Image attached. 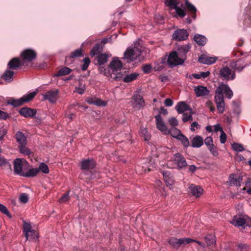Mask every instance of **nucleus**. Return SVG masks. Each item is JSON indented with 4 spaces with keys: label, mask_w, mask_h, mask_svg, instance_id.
Masks as SVG:
<instances>
[{
    "label": "nucleus",
    "mask_w": 251,
    "mask_h": 251,
    "mask_svg": "<svg viewBox=\"0 0 251 251\" xmlns=\"http://www.w3.org/2000/svg\"><path fill=\"white\" fill-rule=\"evenodd\" d=\"M32 230V229L31 226L29 224H28V223H26V222L24 223L23 231L25 233V234L28 235L29 232H30Z\"/></svg>",
    "instance_id": "a18cd8bd"
},
{
    "label": "nucleus",
    "mask_w": 251,
    "mask_h": 251,
    "mask_svg": "<svg viewBox=\"0 0 251 251\" xmlns=\"http://www.w3.org/2000/svg\"><path fill=\"white\" fill-rule=\"evenodd\" d=\"M213 142V139L210 136L207 137L204 140V144L207 148L209 147L210 146L213 147V145H214Z\"/></svg>",
    "instance_id": "864d4df0"
},
{
    "label": "nucleus",
    "mask_w": 251,
    "mask_h": 251,
    "mask_svg": "<svg viewBox=\"0 0 251 251\" xmlns=\"http://www.w3.org/2000/svg\"><path fill=\"white\" fill-rule=\"evenodd\" d=\"M26 237V240H28V238L32 240H35L38 238V233L34 230L32 229L31 231L29 232L28 235L25 234Z\"/></svg>",
    "instance_id": "58836bf2"
},
{
    "label": "nucleus",
    "mask_w": 251,
    "mask_h": 251,
    "mask_svg": "<svg viewBox=\"0 0 251 251\" xmlns=\"http://www.w3.org/2000/svg\"><path fill=\"white\" fill-rule=\"evenodd\" d=\"M134 45V47L127 49L124 53V58L127 59L130 61H133L140 55L141 50L139 48V43L136 42Z\"/></svg>",
    "instance_id": "20e7f679"
},
{
    "label": "nucleus",
    "mask_w": 251,
    "mask_h": 251,
    "mask_svg": "<svg viewBox=\"0 0 251 251\" xmlns=\"http://www.w3.org/2000/svg\"><path fill=\"white\" fill-rule=\"evenodd\" d=\"M94 105L97 106H105L106 105V102L101 99L96 98Z\"/></svg>",
    "instance_id": "13d9d810"
},
{
    "label": "nucleus",
    "mask_w": 251,
    "mask_h": 251,
    "mask_svg": "<svg viewBox=\"0 0 251 251\" xmlns=\"http://www.w3.org/2000/svg\"><path fill=\"white\" fill-rule=\"evenodd\" d=\"M176 109L179 114L185 113L184 112L187 111H190V113L193 114L192 109L184 101L178 102L176 106Z\"/></svg>",
    "instance_id": "4468645a"
},
{
    "label": "nucleus",
    "mask_w": 251,
    "mask_h": 251,
    "mask_svg": "<svg viewBox=\"0 0 251 251\" xmlns=\"http://www.w3.org/2000/svg\"><path fill=\"white\" fill-rule=\"evenodd\" d=\"M20 151L23 154L29 155L31 153L30 151L26 147V145H21L19 146Z\"/></svg>",
    "instance_id": "79ce46f5"
},
{
    "label": "nucleus",
    "mask_w": 251,
    "mask_h": 251,
    "mask_svg": "<svg viewBox=\"0 0 251 251\" xmlns=\"http://www.w3.org/2000/svg\"><path fill=\"white\" fill-rule=\"evenodd\" d=\"M83 62H84V63L81 67V69L82 71H85L88 68V67L90 64V60L89 58L85 57L83 59Z\"/></svg>",
    "instance_id": "8fccbe9b"
},
{
    "label": "nucleus",
    "mask_w": 251,
    "mask_h": 251,
    "mask_svg": "<svg viewBox=\"0 0 251 251\" xmlns=\"http://www.w3.org/2000/svg\"><path fill=\"white\" fill-rule=\"evenodd\" d=\"M122 67L121 61L118 58H114L109 65V72L104 73V74L116 80H120L123 78V81L126 83L130 82L137 78L139 74L137 73L128 74L124 77L126 72L123 73L122 71Z\"/></svg>",
    "instance_id": "f257e3e1"
},
{
    "label": "nucleus",
    "mask_w": 251,
    "mask_h": 251,
    "mask_svg": "<svg viewBox=\"0 0 251 251\" xmlns=\"http://www.w3.org/2000/svg\"><path fill=\"white\" fill-rule=\"evenodd\" d=\"M100 50V45L99 44H97L95 46V47L92 49L90 54L92 56H94L95 55L97 54L99 52Z\"/></svg>",
    "instance_id": "5fc2aeb1"
},
{
    "label": "nucleus",
    "mask_w": 251,
    "mask_h": 251,
    "mask_svg": "<svg viewBox=\"0 0 251 251\" xmlns=\"http://www.w3.org/2000/svg\"><path fill=\"white\" fill-rule=\"evenodd\" d=\"M28 195L26 193H22L19 197L20 201L23 203H26L28 201Z\"/></svg>",
    "instance_id": "de8ad7c7"
},
{
    "label": "nucleus",
    "mask_w": 251,
    "mask_h": 251,
    "mask_svg": "<svg viewBox=\"0 0 251 251\" xmlns=\"http://www.w3.org/2000/svg\"><path fill=\"white\" fill-rule=\"evenodd\" d=\"M95 167V162L93 160L87 159L81 162V169L82 170L93 169Z\"/></svg>",
    "instance_id": "b1692460"
},
{
    "label": "nucleus",
    "mask_w": 251,
    "mask_h": 251,
    "mask_svg": "<svg viewBox=\"0 0 251 251\" xmlns=\"http://www.w3.org/2000/svg\"><path fill=\"white\" fill-rule=\"evenodd\" d=\"M205 241L207 246H210L215 243L214 237L211 235H208L205 237Z\"/></svg>",
    "instance_id": "37998d69"
},
{
    "label": "nucleus",
    "mask_w": 251,
    "mask_h": 251,
    "mask_svg": "<svg viewBox=\"0 0 251 251\" xmlns=\"http://www.w3.org/2000/svg\"><path fill=\"white\" fill-rule=\"evenodd\" d=\"M133 100L136 103L135 105L133 106L134 108L139 109L145 105V102L143 97L140 95H136L133 96Z\"/></svg>",
    "instance_id": "4be33fe9"
},
{
    "label": "nucleus",
    "mask_w": 251,
    "mask_h": 251,
    "mask_svg": "<svg viewBox=\"0 0 251 251\" xmlns=\"http://www.w3.org/2000/svg\"><path fill=\"white\" fill-rule=\"evenodd\" d=\"M156 126L157 128L161 131L164 134H166L168 132V127L165 124L160 114L155 116Z\"/></svg>",
    "instance_id": "ddd939ff"
},
{
    "label": "nucleus",
    "mask_w": 251,
    "mask_h": 251,
    "mask_svg": "<svg viewBox=\"0 0 251 251\" xmlns=\"http://www.w3.org/2000/svg\"><path fill=\"white\" fill-rule=\"evenodd\" d=\"M214 100L218 113H223L225 109V103L223 95H219V94H217L216 92H215Z\"/></svg>",
    "instance_id": "1a4fd4ad"
},
{
    "label": "nucleus",
    "mask_w": 251,
    "mask_h": 251,
    "mask_svg": "<svg viewBox=\"0 0 251 251\" xmlns=\"http://www.w3.org/2000/svg\"><path fill=\"white\" fill-rule=\"evenodd\" d=\"M0 211L3 214L9 216V212L7 208L3 204L0 203Z\"/></svg>",
    "instance_id": "0e129e2a"
},
{
    "label": "nucleus",
    "mask_w": 251,
    "mask_h": 251,
    "mask_svg": "<svg viewBox=\"0 0 251 251\" xmlns=\"http://www.w3.org/2000/svg\"><path fill=\"white\" fill-rule=\"evenodd\" d=\"M82 51L83 50L81 49L76 50L71 53L70 57L71 58H75L82 56L83 55Z\"/></svg>",
    "instance_id": "c03bdc74"
},
{
    "label": "nucleus",
    "mask_w": 251,
    "mask_h": 251,
    "mask_svg": "<svg viewBox=\"0 0 251 251\" xmlns=\"http://www.w3.org/2000/svg\"><path fill=\"white\" fill-rule=\"evenodd\" d=\"M192 114L190 113V111H189V114H187V113H183V117H182V121L184 123H186L189 121H191L193 120V118L192 116Z\"/></svg>",
    "instance_id": "3c124183"
},
{
    "label": "nucleus",
    "mask_w": 251,
    "mask_h": 251,
    "mask_svg": "<svg viewBox=\"0 0 251 251\" xmlns=\"http://www.w3.org/2000/svg\"><path fill=\"white\" fill-rule=\"evenodd\" d=\"M191 240V239L190 238L177 239L172 237L169 240L168 243L174 248L178 249L181 245L188 244L190 243Z\"/></svg>",
    "instance_id": "0eeeda50"
},
{
    "label": "nucleus",
    "mask_w": 251,
    "mask_h": 251,
    "mask_svg": "<svg viewBox=\"0 0 251 251\" xmlns=\"http://www.w3.org/2000/svg\"><path fill=\"white\" fill-rule=\"evenodd\" d=\"M217 59L216 57H209L205 55H201L199 57L198 61L200 63L210 65L213 64Z\"/></svg>",
    "instance_id": "f3484780"
},
{
    "label": "nucleus",
    "mask_w": 251,
    "mask_h": 251,
    "mask_svg": "<svg viewBox=\"0 0 251 251\" xmlns=\"http://www.w3.org/2000/svg\"><path fill=\"white\" fill-rule=\"evenodd\" d=\"M21 56L24 61L30 62L36 58V53L32 50L26 49L21 53Z\"/></svg>",
    "instance_id": "f8f14e48"
},
{
    "label": "nucleus",
    "mask_w": 251,
    "mask_h": 251,
    "mask_svg": "<svg viewBox=\"0 0 251 251\" xmlns=\"http://www.w3.org/2000/svg\"><path fill=\"white\" fill-rule=\"evenodd\" d=\"M220 142L222 144H224L226 140V133L224 132L223 130H222V132L221 133V135L220 137Z\"/></svg>",
    "instance_id": "69168bd1"
},
{
    "label": "nucleus",
    "mask_w": 251,
    "mask_h": 251,
    "mask_svg": "<svg viewBox=\"0 0 251 251\" xmlns=\"http://www.w3.org/2000/svg\"><path fill=\"white\" fill-rule=\"evenodd\" d=\"M249 247L246 245L240 244L238 245V251H246L248 249Z\"/></svg>",
    "instance_id": "338daca9"
},
{
    "label": "nucleus",
    "mask_w": 251,
    "mask_h": 251,
    "mask_svg": "<svg viewBox=\"0 0 251 251\" xmlns=\"http://www.w3.org/2000/svg\"><path fill=\"white\" fill-rule=\"evenodd\" d=\"M151 69L152 67L150 64H147L143 66V71L146 74L149 73L151 71Z\"/></svg>",
    "instance_id": "052dcab7"
},
{
    "label": "nucleus",
    "mask_w": 251,
    "mask_h": 251,
    "mask_svg": "<svg viewBox=\"0 0 251 251\" xmlns=\"http://www.w3.org/2000/svg\"><path fill=\"white\" fill-rule=\"evenodd\" d=\"M230 223L236 226H241L245 225L246 220L242 217L235 216Z\"/></svg>",
    "instance_id": "bb28decb"
},
{
    "label": "nucleus",
    "mask_w": 251,
    "mask_h": 251,
    "mask_svg": "<svg viewBox=\"0 0 251 251\" xmlns=\"http://www.w3.org/2000/svg\"><path fill=\"white\" fill-rule=\"evenodd\" d=\"M162 175L163 176L164 180L166 183L167 186L172 188V187L173 186L175 183V180L173 175H171V173L168 171L163 172Z\"/></svg>",
    "instance_id": "2eb2a0df"
},
{
    "label": "nucleus",
    "mask_w": 251,
    "mask_h": 251,
    "mask_svg": "<svg viewBox=\"0 0 251 251\" xmlns=\"http://www.w3.org/2000/svg\"><path fill=\"white\" fill-rule=\"evenodd\" d=\"M204 143L203 138L200 135L195 136L191 141V146L193 148H200Z\"/></svg>",
    "instance_id": "5701e85b"
},
{
    "label": "nucleus",
    "mask_w": 251,
    "mask_h": 251,
    "mask_svg": "<svg viewBox=\"0 0 251 251\" xmlns=\"http://www.w3.org/2000/svg\"><path fill=\"white\" fill-rule=\"evenodd\" d=\"M39 172L41 171L44 174H48L50 172L48 165L45 163H41L39 164Z\"/></svg>",
    "instance_id": "ea45409f"
},
{
    "label": "nucleus",
    "mask_w": 251,
    "mask_h": 251,
    "mask_svg": "<svg viewBox=\"0 0 251 251\" xmlns=\"http://www.w3.org/2000/svg\"><path fill=\"white\" fill-rule=\"evenodd\" d=\"M175 9L176 10V13H177V14L178 15H179L180 17L183 18L185 16L186 13H185V11H184V10L182 9L181 8H180L177 6H176Z\"/></svg>",
    "instance_id": "6e6d98bb"
},
{
    "label": "nucleus",
    "mask_w": 251,
    "mask_h": 251,
    "mask_svg": "<svg viewBox=\"0 0 251 251\" xmlns=\"http://www.w3.org/2000/svg\"><path fill=\"white\" fill-rule=\"evenodd\" d=\"M169 124L173 127H175L178 125V121L176 118L172 117L168 120Z\"/></svg>",
    "instance_id": "bf43d9fd"
},
{
    "label": "nucleus",
    "mask_w": 251,
    "mask_h": 251,
    "mask_svg": "<svg viewBox=\"0 0 251 251\" xmlns=\"http://www.w3.org/2000/svg\"><path fill=\"white\" fill-rule=\"evenodd\" d=\"M59 91L58 89L49 90L43 94L44 100H48L51 103L55 102L58 99Z\"/></svg>",
    "instance_id": "6e6552de"
},
{
    "label": "nucleus",
    "mask_w": 251,
    "mask_h": 251,
    "mask_svg": "<svg viewBox=\"0 0 251 251\" xmlns=\"http://www.w3.org/2000/svg\"><path fill=\"white\" fill-rule=\"evenodd\" d=\"M194 39L196 43L200 46L204 45L206 42V37L201 34L196 35L194 36Z\"/></svg>",
    "instance_id": "7c9ffc66"
},
{
    "label": "nucleus",
    "mask_w": 251,
    "mask_h": 251,
    "mask_svg": "<svg viewBox=\"0 0 251 251\" xmlns=\"http://www.w3.org/2000/svg\"><path fill=\"white\" fill-rule=\"evenodd\" d=\"M19 113L25 117H33L36 114V111L34 109L23 107L20 110Z\"/></svg>",
    "instance_id": "dca6fc26"
},
{
    "label": "nucleus",
    "mask_w": 251,
    "mask_h": 251,
    "mask_svg": "<svg viewBox=\"0 0 251 251\" xmlns=\"http://www.w3.org/2000/svg\"><path fill=\"white\" fill-rule=\"evenodd\" d=\"M185 60L184 57L181 58L176 51H173L169 55L167 63L171 67H173L182 65Z\"/></svg>",
    "instance_id": "39448f33"
},
{
    "label": "nucleus",
    "mask_w": 251,
    "mask_h": 251,
    "mask_svg": "<svg viewBox=\"0 0 251 251\" xmlns=\"http://www.w3.org/2000/svg\"><path fill=\"white\" fill-rule=\"evenodd\" d=\"M140 133L141 136L144 137L145 141H149L150 139L151 135L146 128L142 127L140 129Z\"/></svg>",
    "instance_id": "f704fd0d"
},
{
    "label": "nucleus",
    "mask_w": 251,
    "mask_h": 251,
    "mask_svg": "<svg viewBox=\"0 0 251 251\" xmlns=\"http://www.w3.org/2000/svg\"><path fill=\"white\" fill-rule=\"evenodd\" d=\"M230 67L233 69L232 71L240 72L245 67V65L242 63L241 60L232 61L230 63Z\"/></svg>",
    "instance_id": "aec40b11"
},
{
    "label": "nucleus",
    "mask_w": 251,
    "mask_h": 251,
    "mask_svg": "<svg viewBox=\"0 0 251 251\" xmlns=\"http://www.w3.org/2000/svg\"><path fill=\"white\" fill-rule=\"evenodd\" d=\"M8 103L14 106V107H18L22 105L24 103V102L22 98H21L20 99L17 100H10L8 101Z\"/></svg>",
    "instance_id": "c9c22d12"
},
{
    "label": "nucleus",
    "mask_w": 251,
    "mask_h": 251,
    "mask_svg": "<svg viewBox=\"0 0 251 251\" xmlns=\"http://www.w3.org/2000/svg\"><path fill=\"white\" fill-rule=\"evenodd\" d=\"M166 4L168 6L175 9V7L177 6L176 1L175 0H167Z\"/></svg>",
    "instance_id": "680f3d73"
},
{
    "label": "nucleus",
    "mask_w": 251,
    "mask_h": 251,
    "mask_svg": "<svg viewBox=\"0 0 251 251\" xmlns=\"http://www.w3.org/2000/svg\"><path fill=\"white\" fill-rule=\"evenodd\" d=\"M194 91L197 97H198L207 96L209 94V91L207 87L202 85L195 87Z\"/></svg>",
    "instance_id": "a211bd4d"
},
{
    "label": "nucleus",
    "mask_w": 251,
    "mask_h": 251,
    "mask_svg": "<svg viewBox=\"0 0 251 251\" xmlns=\"http://www.w3.org/2000/svg\"><path fill=\"white\" fill-rule=\"evenodd\" d=\"M71 72V70L68 67H64L60 69L58 71L56 76H62L69 74Z\"/></svg>",
    "instance_id": "4c0bfd02"
},
{
    "label": "nucleus",
    "mask_w": 251,
    "mask_h": 251,
    "mask_svg": "<svg viewBox=\"0 0 251 251\" xmlns=\"http://www.w3.org/2000/svg\"><path fill=\"white\" fill-rule=\"evenodd\" d=\"M0 167H7L11 168V165L10 163L4 157L0 156Z\"/></svg>",
    "instance_id": "49530a36"
},
{
    "label": "nucleus",
    "mask_w": 251,
    "mask_h": 251,
    "mask_svg": "<svg viewBox=\"0 0 251 251\" xmlns=\"http://www.w3.org/2000/svg\"><path fill=\"white\" fill-rule=\"evenodd\" d=\"M14 172L15 174L24 176L29 167V163L24 159L17 158L14 161Z\"/></svg>",
    "instance_id": "f03ea898"
},
{
    "label": "nucleus",
    "mask_w": 251,
    "mask_h": 251,
    "mask_svg": "<svg viewBox=\"0 0 251 251\" xmlns=\"http://www.w3.org/2000/svg\"><path fill=\"white\" fill-rule=\"evenodd\" d=\"M155 20L159 24H162L163 22V18L162 16L158 15L155 16Z\"/></svg>",
    "instance_id": "774afa93"
},
{
    "label": "nucleus",
    "mask_w": 251,
    "mask_h": 251,
    "mask_svg": "<svg viewBox=\"0 0 251 251\" xmlns=\"http://www.w3.org/2000/svg\"><path fill=\"white\" fill-rule=\"evenodd\" d=\"M108 55L105 53H101L97 57V61L99 65H102L107 61Z\"/></svg>",
    "instance_id": "473e14b6"
},
{
    "label": "nucleus",
    "mask_w": 251,
    "mask_h": 251,
    "mask_svg": "<svg viewBox=\"0 0 251 251\" xmlns=\"http://www.w3.org/2000/svg\"><path fill=\"white\" fill-rule=\"evenodd\" d=\"M229 181L231 185L240 186L242 181V177L239 175L232 174L229 177Z\"/></svg>",
    "instance_id": "412c9836"
},
{
    "label": "nucleus",
    "mask_w": 251,
    "mask_h": 251,
    "mask_svg": "<svg viewBox=\"0 0 251 251\" xmlns=\"http://www.w3.org/2000/svg\"><path fill=\"white\" fill-rule=\"evenodd\" d=\"M209 150L210 153L213 154V155L216 156L218 155V152L217 150V148L214 145H213V147L210 146L208 148Z\"/></svg>",
    "instance_id": "4d7b16f0"
},
{
    "label": "nucleus",
    "mask_w": 251,
    "mask_h": 251,
    "mask_svg": "<svg viewBox=\"0 0 251 251\" xmlns=\"http://www.w3.org/2000/svg\"><path fill=\"white\" fill-rule=\"evenodd\" d=\"M37 92H33L23 96L22 98L24 102H27L31 100L36 95Z\"/></svg>",
    "instance_id": "72a5a7b5"
},
{
    "label": "nucleus",
    "mask_w": 251,
    "mask_h": 251,
    "mask_svg": "<svg viewBox=\"0 0 251 251\" xmlns=\"http://www.w3.org/2000/svg\"><path fill=\"white\" fill-rule=\"evenodd\" d=\"M39 172L38 168L29 169L26 171L24 177H33L36 176Z\"/></svg>",
    "instance_id": "2f4dec72"
},
{
    "label": "nucleus",
    "mask_w": 251,
    "mask_h": 251,
    "mask_svg": "<svg viewBox=\"0 0 251 251\" xmlns=\"http://www.w3.org/2000/svg\"><path fill=\"white\" fill-rule=\"evenodd\" d=\"M14 74V72L13 71L6 70L2 75L1 77L7 82H11L13 80Z\"/></svg>",
    "instance_id": "c85d7f7f"
},
{
    "label": "nucleus",
    "mask_w": 251,
    "mask_h": 251,
    "mask_svg": "<svg viewBox=\"0 0 251 251\" xmlns=\"http://www.w3.org/2000/svg\"><path fill=\"white\" fill-rule=\"evenodd\" d=\"M185 4H186V8L189 11H190L194 14L196 13V8L193 5H192L191 3H190L188 0H186Z\"/></svg>",
    "instance_id": "09e8293b"
},
{
    "label": "nucleus",
    "mask_w": 251,
    "mask_h": 251,
    "mask_svg": "<svg viewBox=\"0 0 251 251\" xmlns=\"http://www.w3.org/2000/svg\"><path fill=\"white\" fill-rule=\"evenodd\" d=\"M86 87L84 84H80L79 87H76V92L79 94H83L85 90Z\"/></svg>",
    "instance_id": "603ef678"
},
{
    "label": "nucleus",
    "mask_w": 251,
    "mask_h": 251,
    "mask_svg": "<svg viewBox=\"0 0 251 251\" xmlns=\"http://www.w3.org/2000/svg\"><path fill=\"white\" fill-rule=\"evenodd\" d=\"M177 139L179 140L185 147H187L190 145L188 139L183 134H181L180 135H179Z\"/></svg>",
    "instance_id": "e433bc0d"
},
{
    "label": "nucleus",
    "mask_w": 251,
    "mask_h": 251,
    "mask_svg": "<svg viewBox=\"0 0 251 251\" xmlns=\"http://www.w3.org/2000/svg\"><path fill=\"white\" fill-rule=\"evenodd\" d=\"M232 148L234 151L237 152H240L245 150L242 144L236 143H234L232 144Z\"/></svg>",
    "instance_id": "a19ab883"
},
{
    "label": "nucleus",
    "mask_w": 251,
    "mask_h": 251,
    "mask_svg": "<svg viewBox=\"0 0 251 251\" xmlns=\"http://www.w3.org/2000/svg\"><path fill=\"white\" fill-rule=\"evenodd\" d=\"M16 139L19 146L26 145V138L25 135L21 131H18L16 134Z\"/></svg>",
    "instance_id": "cd10ccee"
},
{
    "label": "nucleus",
    "mask_w": 251,
    "mask_h": 251,
    "mask_svg": "<svg viewBox=\"0 0 251 251\" xmlns=\"http://www.w3.org/2000/svg\"><path fill=\"white\" fill-rule=\"evenodd\" d=\"M168 132L166 135L170 134L172 137L176 139L182 134L180 130L175 127H172L170 129H168Z\"/></svg>",
    "instance_id": "c756f323"
},
{
    "label": "nucleus",
    "mask_w": 251,
    "mask_h": 251,
    "mask_svg": "<svg viewBox=\"0 0 251 251\" xmlns=\"http://www.w3.org/2000/svg\"><path fill=\"white\" fill-rule=\"evenodd\" d=\"M215 92L219 95H223L224 93L226 96L230 99L233 96V92L228 85L225 84H220L216 89Z\"/></svg>",
    "instance_id": "9d476101"
},
{
    "label": "nucleus",
    "mask_w": 251,
    "mask_h": 251,
    "mask_svg": "<svg viewBox=\"0 0 251 251\" xmlns=\"http://www.w3.org/2000/svg\"><path fill=\"white\" fill-rule=\"evenodd\" d=\"M189 189L192 195L196 197H200L202 194L203 191L201 187L194 184L191 185Z\"/></svg>",
    "instance_id": "6ab92c4d"
},
{
    "label": "nucleus",
    "mask_w": 251,
    "mask_h": 251,
    "mask_svg": "<svg viewBox=\"0 0 251 251\" xmlns=\"http://www.w3.org/2000/svg\"><path fill=\"white\" fill-rule=\"evenodd\" d=\"M191 47L190 45L187 44L181 46L178 48V54L181 57H184L186 59V54L190 50Z\"/></svg>",
    "instance_id": "393cba45"
},
{
    "label": "nucleus",
    "mask_w": 251,
    "mask_h": 251,
    "mask_svg": "<svg viewBox=\"0 0 251 251\" xmlns=\"http://www.w3.org/2000/svg\"><path fill=\"white\" fill-rule=\"evenodd\" d=\"M220 76L225 80H233L235 78V73L227 66H223L220 70Z\"/></svg>",
    "instance_id": "423d86ee"
},
{
    "label": "nucleus",
    "mask_w": 251,
    "mask_h": 251,
    "mask_svg": "<svg viewBox=\"0 0 251 251\" xmlns=\"http://www.w3.org/2000/svg\"><path fill=\"white\" fill-rule=\"evenodd\" d=\"M21 65L20 59L18 58H13L8 63V67L9 69L16 70Z\"/></svg>",
    "instance_id": "a878e982"
},
{
    "label": "nucleus",
    "mask_w": 251,
    "mask_h": 251,
    "mask_svg": "<svg viewBox=\"0 0 251 251\" xmlns=\"http://www.w3.org/2000/svg\"><path fill=\"white\" fill-rule=\"evenodd\" d=\"M167 166L170 168L180 169L185 167L187 166V163L185 158L180 153H177L174 155L172 160L168 162Z\"/></svg>",
    "instance_id": "7ed1b4c3"
},
{
    "label": "nucleus",
    "mask_w": 251,
    "mask_h": 251,
    "mask_svg": "<svg viewBox=\"0 0 251 251\" xmlns=\"http://www.w3.org/2000/svg\"><path fill=\"white\" fill-rule=\"evenodd\" d=\"M69 191L67 192L66 193L64 194L60 198V202H65L68 201L69 198Z\"/></svg>",
    "instance_id": "e2e57ef3"
},
{
    "label": "nucleus",
    "mask_w": 251,
    "mask_h": 251,
    "mask_svg": "<svg viewBox=\"0 0 251 251\" xmlns=\"http://www.w3.org/2000/svg\"><path fill=\"white\" fill-rule=\"evenodd\" d=\"M188 35L189 34L186 30L179 29L174 32L172 38L174 40L180 41L186 40Z\"/></svg>",
    "instance_id": "9b49d317"
}]
</instances>
